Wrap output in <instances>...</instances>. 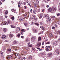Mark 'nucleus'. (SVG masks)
Instances as JSON below:
<instances>
[{"instance_id":"c9c22d12","label":"nucleus","mask_w":60,"mask_h":60,"mask_svg":"<svg viewBox=\"0 0 60 60\" xmlns=\"http://www.w3.org/2000/svg\"><path fill=\"white\" fill-rule=\"evenodd\" d=\"M8 11H5V13L6 14H8Z\"/></svg>"},{"instance_id":"a19ab883","label":"nucleus","mask_w":60,"mask_h":60,"mask_svg":"<svg viewBox=\"0 0 60 60\" xmlns=\"http://www.w3.org/2000/svg\"><path fill=\"white\" fill-rule=\"evenodd\" d=\"M40 25H43V22H41L40 23Z\"/></svg>"},{"instance_id":"bf43d9fd","label":"nucleus","mask_w":60,"mask_h":60,"mask_svg":"<svg viewBox=\"0 0 60 60\" xmlns=\"http://www.w3.org/2000/svg\"><path fill=\"white\" fill-rule=\"evenodd\" d=\"M0 53L1 54V56H2V55H3V52H1Z\"/></svg>"},{"instance_id":"09e8293b","label":"nucleus","mask_w":60,"mask_h":60,"mask_svg":"<svg viewBox=\"0 0 60 60\" xmlns=\"http://www.w3.org/2000/svg\"><path fill=\"white\" fill-rule=\"evenodd\" d=\"M18 58H19V59H20V58H21V56H18Z\"/></svg>"},{"instance_id":"a18cd8bd","label":"nucleus","mask_w":60,"mask_h":60,"mask_svg":"<svg viewBox=\"0 0 60 60\" xmlns=\"http://www.w3.org/2000/svg\"><path fill=\"white\" fill-rule=\"evenodd\" d=\"M26 49L27 50H29V49L28 47H27L26 48Z\"/></svg>"},{"instance_id":"6e6d98bb","label":"nucleus","mask_w":60,"mask_h":60,"mask_svg":"<svg viewBox=\"0 0 60 60\" xmlns=\"http://www.w3.org/2000/svg\"><path fill=\"white\" fill-rule=\"evenodd\" d=\"M50 48V46H46V48Z\"/></svg>"},{"instance_id":"603ef678","label":"nucleus","mask_w":60,"mask_h":60,"mask_svg":"<svg viewBox=\"0 0 60 60\" xmlns=\"http://www.w3.org/2000/svg\"><path fill=\"white\" fill-rule=\"evenodd\" d=\"M42 30L43 31H44V30H45V29H44V28H43V27H42Z\"/></svg>"},{"instance_id":"79ce46f5","label":"nucleus","mask_w":60,"mask_h":60,"mask_svg":"<svg viewBox=\"0 0 60 60\" xmlns=\"http://www.w3.org/2000/svg\"><path fill=\"white\" fill-rule=\"evenodd\" d=\"M37 19H38L37 18H34V20H37Z\"/></svg>"},{"instance_id":"423d86ee","label":"nucleus","mask_w":60,"mask_h":60,"mask_svg":"<svg viewBox=\"0 0 60 60\" xmlns=\"http://www.w3.org/2000/svg\"><path fill=\"white\" fill-rule=\"evenodd\" d=\"M52 56V53H48V57H49V56Z\"/></svg>"},{"instance_id":"5701e85b","label":"nucleus","mask_w":60,"mask_h":60,"mask_svg":"<svg viewBox=\"0 0 60 60\" xmlns=\"http://www.w3.org/2000/svg\"><path fill=\"white\" fill-rule=\"evenodd\" d=\"M24 25L25 26H27V25L28 24L26 22L24 23Z\"/></svg>"},{"instance_id":"bb28decb","label":"nucleus","mask_w":60,"mask_h":60,"mask_svg":"<svg viewBox=\"0 0 60 60\" xmlns=\"http://www.w3.org/2000/svg\"><path fill=\"white\" fill-rule=\"evenodd\" d=\"M29 40V39L28 38H26V42H28Z\"/></svg>"},{"instance_id":"864d4df0","label":"nucleus","mask_w":60,"mask_h":60,"mask_svg":"<svg viewBox=\"0 0 60 60\" xmlns=\"http://www.w3.org/2000/svg\"><path fill=\"white\" fill-rule=\"evenodd\" d=\"M55 27L54 26H53L52 27V29H55Z\"/></svg>"},{"instance_id":"9d476101","label":"nucleus","mask_w":60,"mask_h":60,"mask_svg":"<svg viewBox=\"0 0 60 60\" xmlns=\"http://www.w3.org/2000/svg\"><path fill=\"white\" fill-rule=\"evenodd\" d=\"M3 31L5 32V33H6L7 32V29L6 28H4L3 29Z\"/></svg>"},{"instance_id":"ea45409f","label":"nucleus","mask_w":60,"mask_h":60,"mask_svg":"<svg viewBox=\"0 0 60 60\" xmlns=\"http://www.w3.org/2000/svg\"><path fill=\"white\" fill-rule=\"evenodd\" d=\"M54 26H55V27H57V26L56 24H55L54 25Z\"/></svg>"},{"instance_id":"2f4dec72","label":"nucleus","mask_w":60,"mask_h":60,"mask_svg":"<svg viewBox=\"0 0 60 60\" xmlns=\"http://www.w3.org/2000/svg\"><path fill=\"white\" fill-rule=\"evenodd\" d=\"M20 34H19L17 35V36L19 38V37H20Z\"/></svg>"},{"instance_id":"e433bc0d","label":"nucleus","mask_w":60,"mask_h":60,"mask_svg":"<svg viewBox=\"0 0 60 60\" xmlns=\"http://www.w3.org/2000/svg\"><path fill=\"white\" fill-rule=\"evenodd\" d=\"M46 49L47 51H48L49 50V49H48V48H46Z\"/></svg>"},{"instance_id":"49530a36","label":"nucleus","mask_w":60,"mask_h":60,"mask_svg":"<svg viewBox=\"0 0 60 60\" xmlns=\"http://www.w3.org/2000/svg\"><path fill=\"white\" fill-rule=\"evenodd\" d=\"M28 5H29V6L30 7H31V5L30 4L28 3Z\"/></svg>"},{"instance_id":"aec40b11","label":"nucleus","mask_w":60,"mask_h":60,"mask_svg":"<svg viewBox=\"0 0 60 60\" xmlns=\"http://www.w3.org/2000/svg\"><path fill=\"white\" fill-rule=\"evenodd\" d=\"M3 24L4 25H8V22H4L3 23Z\"/></svg>"},{"instance_id":"37998d69","label":"nucleus","mask_w":60,"mask_h":60,"mask_svg":"<svg viewBox=\"0 0 60 60\" xmlns=\"http://www.w3.org/2000/svg\"><path fill=\"white\" fill-rule=\"evenodd\" d=\"M34 6L35 9H37V7L36 6Z\"/></svg>"},{"instance_id":"680f3d73","label":"nucleus","mask_w":60,"mask_h":60,"mask_svg":"<svg viewBox=\"0 0 60 60\" xmlns=\"http://www.w3.org/2000/svg\"><path fill=\"white\" fill-rule=\"evenodd\" d=\"M23 59H24V60H25L26 59V58L25 57H23Z\"/></svg>"},{"instance_id":"3c124183","label":"nucleus","mask_w":60,"mask_h":60,"mask_svg":"<svg viewBox=\"0 0 60 60\" xmlns=\"http://www.w3.org/2000/svg\"><path fill=\"white\" fill-rule=\"evenodd\" d=\"M24 8H25V9H26V8H27L26 7V6H24Z\"/></svg>"},{"instance_id":"13d9d810","label":"nucleus","mask_w":60,"mask_h":60,"mask_svg":"<svg viewBox=\"0 0 60 60\" xmlns=\"http://www.w3.org/2000/svg\"><path fill=\"white\" fill-rule=\"evenodd\" d=\"M41 50H42V49H39V51H41Z\"/></svg>"},{"instance_id":"338daca9","label":"nucleus","mask_w":60,"mask_h":60,"mask_svg":"<svg viewBox=\"0 0 60 60\" xmlns=\"http://www.w3.org/2000/svg\"><path fill=\"white\" fill-rule=\"evenodd\" d=\"M30 59H32V57L31 56H30Z\"/></svg>"},{"instance_id":"c85d7f7f","label":"nucleus","mask_w":60,"mask_h":60,"mask_svg":"<svg viewBox=\"0 0 60 60\" xmlns=\"http://www.w3.org/2000/svg\"><path fill=\"white\" fill-rule=\"evenodd\" d=\"M7 50L9 52H11V49H8Z\"/></svg>"},{"instance_id":"f257e3e1","label":"nucleus","mask_w":60,"mask_h":60,"mask_svg":"<svg viewBox=\"0 0 60 60\" xmlns=\"http://www.w3.org/2000/svg\"><path fill=\"white\" fill-rule=\"evenodd\" d=\"M23 16L24 18H27V19H28L29 16V14H25L23 15Z\"/></svg>"},{"instance_id":"20e7f679","label":"nucleus","mask_w":60,"mask_h":60,"mask_svg":"<svg viewBox=\"0 0 60 60\" xmlns=\"http://www.w3.org/2000/svg\"><path fill=\"white\" fill-rule=\"evenodd\" d=\"M58 44V42L57 41H56L54 42L53 45L54 46H56Z\"/></svg>"},{"instance_id":"f3484780","label":"nucleus","mask_w":60,"mask_h":60,"mask_svg":"<svg viewBox=\"0 0 60 60\" xmlns=\"http://www.w3.org/2000/svg\"><path fill=\"white\" fill-rule=\"evenodd\" d=\"M37 31V29H34L33 30V32L34 33H35Z\"/></svg>"},{"instance_id":"f03ea898","label":"nucleus","mask_w":60,"mask_h":60,"mask_svg":"<svg viewBox=\"0 0 60 60\" xmlns=\"http://www.w3.org/2000/svg\"><path fill=\"white\" fill-rule=\"evenodd\" d=\"M36 39V36H33L31 38V41H34Z\"/></svg>"},{"instance_id":"58836bf2","label":"nucleus","mask_w":60,"mask_h":60,"mask_svg":"<svg viewBox=\"0 0 60 60\" xmlns=\"http://www.w3.org/2000/svg\"><path fill=\"white\" fill-rule=\"evenodd\" d=\"M24 29H22L21 30V32H24Z\"/></svg>"},{"instance_id":"2eb2a0df","label":"nucleus","mask_w":60,"mask_h":60,"mask_svg":"<svg viewBox=\"0 0 60 60\" xmlns=\"http://www.w3.org/2000/svg\"><path fill=\"white\" fill-rule=\"evenodd\" d=\"M32 19H34L35 18V15H32Z\"/></svg>"},{"instance_id":"052dcab7","label":"nucleus","mask_w":60,"mask_h":60,"mask_svg":"<svg viewBox=\"0 0 60 60\" xmlns=\"http://www.w3.org/2000/svg\"><path fill=\"white\" fill-rule=\"evenodd\" d=\"M29 1L27 0L26 1V2L27 3H29Z\"/></svg>"},{"instance_id":"c03bdc74","label":"nucleus","mask_w":60,"mask_h":60,"mask_svg":"<svg viewBox=\"0 0 60 60\" xmlns=\"http://www.w3.org/2000/svg\"><path fill=\"white\" fill-rule=\"evenodd\" d=\"M23 4L24 5H26V3L25 2H23Z\"/></svg>"},{"instance_id":"cd10ccee","label":"nucleus","mask_w":60,"mask_h":60,"mask_svg":"<svg viewBox=\"0 0 60 60\" xmlns=\"http://www.w3.org/2000/svg\"><path fill=\"white\" fill-rule=\"evenodd\" d=\"M35 25H36V26H39V24L38 23H35Z\"/></svg>"},{"instance_id":"8fccbe9b","label":"nucleus","mask_w":60,"mask_h":60,"mask_svg":"<svg viewBox=\"0 0 60 60\" xmlns=\"http://www.w3.org/2000/svg\"><path fill=\"white\" fill-rule=\"evenodd\" d=\"M23 34H24V33H23V32H22L21 33V34H22V35H23Z\"/></svg>"},{"instance_id":"a211bd4d","label":"nucleus","mask_w":60,"mask_h":60,"mask_svg":"<svg viewBox=\"0 0 60 60\" xmlns=\"http://www.w3.org/2000/svg\"><path fill=\"white\" fill-rule=\"evenodd\" d=\"M20 20L21 21H23V20H24V19L23 18H20Z\"/></svg>"},{"instance_id":"4be33fe9","label":"nucleus","mask_w":60,"mask_h":60,"mask_svg":"<svg viewBox=\"0 0 60 60\" xmlns=\"http://www.w3.org/2000/svg\"><path fill=\"white\" fill-rule=\"evenodd\" d=\"M50 37H52L53 36V34H52L50 33L49 34Z\"/></svg>"},{"instance_id":"4c0bfd02","label":"nucleus","mask_w":60,"mask_h":60,"mask_svg":"<svg viewBox=\"0 0 60 60\" xmlns=\"http://www.w3.org/2000/svg\"><path fill=\"white\" fill-rule=\"evenodd\" d=\"M60 22H56V24H58V25H60Z\"/></svg>"},{"instance_id":"5fc2aeb1","label":"nucleus","mask_w":60,"mask_h":60,"mask_svg":"<svg viewBox=\"0 0 60 60\" xmlns=\"http://www.w3.org/2000/svg\"><path fill=\"white\" fill-rule=\"evenodd\" d=\"M34 12V14H36V11H34V12Z\"/></svg>"},{"instance_id":"a878e982","label":"nucleus","mask_w":60,"mask_h":60,"mask_svg":"<svg viewBox=\"0 0 60 60\" xmlns=\"http://www.w3.org/2000/svg\"><path fill=\"white\" fill-rule=\"evenodd\" d=\"M43 16V14H41L40 15V18H42V16Z\"/></svg>"},{"instance_id":"7c9ffc66","label":"nucleus","mask_w":60,"mask_h":60,"mask_svg":"<svg viewBox=\"0 0 60 60\" xmlns=\"http://www.w3.org/2000/svg\"><path fill=\"white\" fill-rule=\"evenodd\" d=\"M11 19L12 20H14L15 19L14 17L13 16L12 17H11Z\"/></svg>"},{"instance_id":"4d7b16f0","label":"nucleus","mask_w":60,"mask_h":60,"mask_svg":"<svg viewBox=\"0 0 60 60\" xmlns=\"http://www.w3.org/2000/svg\"><path fill=\"white\" fill-rule=\"evenodd\" d=\"M49 17V15H46V17Z\"/></svg>"},{"instance_id":"1a4fd4ad","label":"nucleus","mask_w":60,"mask_h":60,"mask_svg":"<svg viewBox=\"0 0 60 60\" xmlns=\"http://www.w3.org/2000/svg\"><path fill=\"white\" fill-rule=\"evenodd\" d=\"M56 52L57 54L58 55L60 53V52H59V50L58 49L56 50L55 51Z\"/></svg>"},{"instance_id":"f8f14e48","label":"nucleus","mask_w":60,"mask_h":60,"mask_svg":"<svg viewBox=\"0 0 60 60\" xmlns=\"http://www.w3.org/2000/svg\"><path fill=\"white\" fill-rule=\"evenodd\" d=\"M16 30L17 31L19 32V31L20 30V27H17L16 29Z\"/></svg>"},{"instance_id":"dca6fc26","label":"nucleus","mask_w":60,"mask_h":60,"mask_svg":"<svg viewBox=\"0 0 60 60\" xmlns=\"http://www.w3.org/2000/svg\"><path fill=\"white\" fill-rule=\"evenodd\" d=\"M9 58L10 59H11L12 58H13V56L12 55H11L9 56Z\"/></svg>"},{"instance_id":"ddd939ff","label":"nucleus","mask_w":60,"mask_h":60,"mask_svg":"<svg viewBox=\"0 0 60 60\" xmlns=\"http://www.w3.org/2000/svg\"><path fill=\"white\" fill-rule=\"evenodd\" d=\"M14 53L15 54V56H16V57H17L19 55V54L18 53Z\"/></svg>"},{"instance_id":"0e129e2a","label":"nucleus","mask_w":60,"mask_h":60,"mask_svg":"<svg viewBox=\"0 0 60 60\" xmlns=\"http://www.w3.org/2000/svg\"><path fill=\"white\" fill-rule=\"evenodd\" d=\"M32 11H33V10H32V9H31L30 10V12H31V13H32Z\"/></svg>"},{"instance_id":"473e14b6","label":"nucleus","mask_w":60,"mask_h":60,"mask_svg":"<svg viewBox=\"0 0 60 60\" xmlns=\"http://www.w3.org/2000/svg\"><path fill=\"white\" fill-rule=\"evenodd\" d=\"M11 27H12V28H15V26L13 25H11Z\"/></svg>"},{"instance_id":"69168bd1","label":"nucleus","mask_w":60,"mask_h":60,"mask_svg":"<svg viewBox=\"0 0 60 60\" xmlns=\"http://www.w3.org/2000/svg\"><path fill=\"white\" fill-rule=\"evenodd\" d=\"M34 23L33 22H31V25H34Z\"/></svg>"},{"instance_id":"de8ad7c7","label":"nucleus","mask_w":60,"mask_h":60,"mask_svg":"<svg viewBox=\"0 0 60 60\" xmlns=\"http://www.w3.org/2000/svg\"><path fill=\"white\" fill-rule=\"evenodd\" d=\"M58 34H60V30H59L58 31Z\"/></svg>"},{"instance_id":"9b49d317","label":"nucleus","mask_w":60,"mask_h":60,"mask_svg":"<svg viewBox=\"0 0 60 60\" xmlns=\"http://www.w3.org/2000/svg\"><path fill=\"white\" fill-rule=\"evenodd\" d=\"M18 7L19 9H20V5H21V4H20V1L18 2Z\"/></svg>"},{"instance_id":"72a5a7b5","label":"nucleus","mask_w":60,"mask_h":60,"mask_svg":"<svg viewBox=\"0 0 60 60\" xmlns=\"http://www.w3.org/2000/svg\"><path fill=\"white\" fill-rule=\"evenodd\" d=\"M28 47H32V45H28Z\"/></svg>"},{"instance_id":"f704fd0d","label":"nucleus","mask_w":60,"mask_h":60,"mask_svg":"<svg viewBox=\"0 0 60 60\" xmlns=\"http://www.w3.org/2000/svg\"><path fill=\"white\" fill-rule=\"evenodd\" d=\"M13 44H15L17 43V42L16 41H15L13 43Z\"/></svg>"},{"instance_id":"393cba45","label":"nucleus","mask_w":60,"mask_h":60,"mask_svg":"<svg viewBox=\"0 0 60 60\" xmlns=\"http://www.w3.org/2000/svg\"><path fill=\"white\" fill-rule=\"evenodd\" d=\"M11 11H12L13 12H15V11L14 9H12Z\"/></svg>"},{"instance_id":"0eeeda50","label":"nucleus","mask_w":60,"mask_h":60,"mask_svg":"<svg viewBox=\"0 0 60 60\" xmlns=\"http://www.w3.org/2000/svg\"><path fill=\"white\" fill-rule=\"evenodd\" d=\"M52 9L53 11H56V7H52Z\"/></svg>"},{"instance_id":"e2e57ef3","label":"nucleus","mask_w":60,"mask_h":60,"mask_svg":"<svg viewBox=\"0 0 60 60\" xmlns=\"http://www.w3.org/2000/svg\"><path fill=\"white\" fill-rule=\"evenodd\" d=\"M49 44V42H48L45 44Z\"/></svg>"},{"instance_id":"774afa93","label":"nucleus","mask_w":60,"mask_h":60,"mask_svg":"<svg viewBox=\"0 0 60 60\" xmlns=\"http://www.w3.org/2000/svg\"><path fill=\"white\" fill-rule=\"evenodd\" d=\"M59 41L60 42V38H59L58 39Z\"/></svg>"},{"instance_id":"7ed1b4c3","label":"nucleus","mask_w":60,"mask_h":60,"mask_svg":"<svg viewBox=\"0 0 60 60\" xmlns=\"http://www.w3.org/2000/svg\"><path fill=\"white\" fill-rule=\"evenodd\" d=\"M7 37V36L6 35H3L2 36V39H4V40H5V39H6V38Z\"/></svg>"},{"instance_id":"b1692460","label":"nucleus","mask_w":60,"mask_h":60,"mask_svg":"<svg viewBox=\"0 0 60 60\" xmlns=\"http://www.w3.org/2000/svg\"><path fill=\"white\" fill-rule=\"evenodd\" d=\"M10 37H13V35L12 34H10L9 35Z\"/></svg>"},{"instance_id":"6ab92c4d","label":"nucleus","mask_w":60,"mask_h":60,"mask_svg":"<svg viewBox=\"0 0 60 60\" xmlns=\"http://www.w3.org/2000/svg\"><path fill=\"white\" fill-rule=\"evenodd\" d=\"M8 22L9 24H11V21L10 20H8Z\"/></svg>"},{"instance_id":"39448f33","label":"nucleus","mask_w":60,"mask_h":60,"mask_svg":"<svg viewBox=\"0 0 60 60\" xmlns=\"http://www.w3.org/2000/svg\"><path fill=\"white\" fill-rule=\"evenodd\" d=\"M47 22H50L51 21V19L49 17H48L47 18Z\"/></svg>"},{"instance_id":"4468645a","label":"nucleus","mask_w":60,"mask_h":60,"mask_svg":"<svg viewBox=\"0 0 60 60\" xmlns=\"http://www.w3.org/2000/svg\"><path fill=\"white\" fill-rule=\"evenodd\" d=\"M38 41H41V37L40 36L38 37Z\"/></svg>"},{"instance_id":"412c9836","label":"nucleus","mask_w":60,"mask_h":60,"mask_svg":"<svg viewBox=\"0 0 60 60\" xmlns=\"http://www.w3.org/2000/svg\"><path fill=\"white\" fill-rule=\"evenodd\" d=\"M41 42H39L38 43L37 46L38 47H39L41 45Z\"/></svg>"},{"instance_id":"6e6552de","label":"nucleus","mask_w":60,"mask_h":60,"mask_svg":"<svg viewBox=\"0 0 60 60\" xmlns=\"http://www.w3.org/2000/svg\"><path fill=\"white\" fill-rule=\"evenodd\" d=\"M52 10V8H49L48 10V11L49 12H51Z\"/></svg>"},{"instance_id":"c756f323","label":"nucleus","mask_w":60,"mask_h":60,"mask_svg":"<svg viewBox=\"0 0 60 60\" xmlns=\"http://www.w3.org/2000/svg\"><path fill=\"white\" fill-rule=\"evenodd\" d=\"M41 55L42 56H44V55L43 53H41Z\"/></svg>"}]
</instances>
